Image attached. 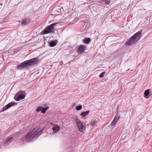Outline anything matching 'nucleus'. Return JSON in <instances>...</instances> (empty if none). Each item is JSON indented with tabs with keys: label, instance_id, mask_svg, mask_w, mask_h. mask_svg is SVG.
Returning a JSON list of instances; mask_svg holds the SVG:
<instances>
[{
	"label": "nucleus",
	"instance_id": "1",
	"mask_svg": "<svg viewBox=\"0 0 152 152\" xmlns=\"http://www.w3.org/2000/svg\"><path fill=\"white\" fill-rule=\"evenodd\" d=\"M39 61L38 58L36 57L24 61L17 66L18 69H21L26 67L37 64Z\"/></svg>",
	"mask_w": 152,
	"mask_h": 152
},
{
	"label": "nucleus",
	"instance_id": "2",
	"mask_svg": "<svg viewBox=\"0 0 152 152\" xmlns=\"http://www.w3.org/2000/svg\"><path fill=\"white\" fill-rule=\"evenodd\" d=\"M42 132V130L41 128H36L32 131H30L26 134V139L27 141H29L33 138H37L39 136Z\"/></svg>",
	"mask_w": 152,
	"mask_h": 152
},
{
	"label": "nucleus",
	"instance_id": "3",
	"mask_svg": "<svg viewBox=\"0 0 152 152\" xmlns=\"http://www.w3.org/2000/svg\"><path fill=\"white\" fill-rule=\"evenodd\" d=\"M141 36V32H137L129 38L126 42V44L128 45H130L136 43L139 40Z\"/></svg>",
	"mask_w": 152,
	"mask_h": 152
},
{
	"label": "nucleus",
	"instance_id": "4",
	"mask_svg": "<svg viewBox=\"0 0 152 152\" xmlns=\"http://www.w3.org/2000/svg\"><path fill=\"white\" fill-rule=\"evenodd\" d=\"M57 24H59V23H53L47 26L42 31L41 34L44 35L49 33H54L55 32L54 27Z\"/></svg>",
	"mask_w": 152,
	"mask_h": 152
},
{
	"label": "nucleus",
	"instance_id": "5",
	"mask_svg": "<svg viewBox=\"0 0 152 152\" xmlns=\"http://www.w3.org/2000/svg\"><path fill=\"white\" fill-rule=\"evenodd\" d=\"M75 120L76 123L79 131L81 132H83L85 129V127L82 122L77 118H75Z\"/></svg>",
	"mask_w": 152,
	"mask_h": 152
},
{
	"label": "nucleus",
	"instance_id": "6",
	"mask_svg": "<svg viewBox=\"0 0 152 152\" xmlns=\"http://www.w3.org/2000/svg\"><path fill=\"white\" fill-rule=\"evenodd\" d=\"M16 104V103L14 102L9 103L3 107L1 111H4L6 110Z\"/></svg>",
	"mask_w": 152,
	"mask_h": 152
},
{
	"label": "nucleus",
	"instance_id": "7",
	"mask_svg": "<svg viewBox=\"0 0 152 152\" xmlns=\"http://www.w3.org/2000/svg\"><path fill=\"white\" fill-rule=\"evenodd\" d=\"M120 115H115V116L113 120L111 123V125L113 126H114L118 122V119L120 118Z\"/></svg>",
	"mask_w": 152,
	"mask_h": 152
},
{
	"label": "nucleus",
	"instance_id": "8",
	"mask_svg": "<svg viewBox=\"0 0 152 152\" xmlns=\"http://www.w3.org/2000/svg\"><path fill=\"white\" fill-rule=\"evenodd\" d=\"M25 97V96L23 94H16L14 97V98L15 100L18 101L20 100L21 99H24Z\"/></svg>",
	"mask_w": 152,
	"mask_h": 152
},
{
	"label": "nucleus",
	"instance_id": "9",
	"mask_svg": "<svg viewBox=\"0 0 152 152\" xmlns=\"http://www.w3.org/2000/svg\"><path fill=\"white\" fill-rule=\"evenodd\" d=\"M85 50V46L81 45L79 46L78 52L80 54H82L84 52Z\"/></svg>",
	"mask_w": 152,
	"mask_h": 152
},
{
	"label": "nucleus",
	"instance_id": "10",
	"mask_svg": "<svg viewBox=\"0 0 152 152\" xmlns=\"http://www.w3.org/2000/svg\"><path fill=\"white\" fill-rule=\"evenodd\" d=\"M60 129V127L54 124L52 129L54 133H56L58 132Z\"/></svg>",
	"mask_w": 152,
	"mask_h": 152
},
{
	"label": "nucleus",
	"instance_id": "11",
	"mask_svg": "<svg viewBox=\"0 0 152 152\" xmlns=\"http://www.w3.org/2000/svg\"><path fill=\"white\" fill-rule=\"evenodd\" d=\"M58 42L57 40H55V41H50L49 43V45L51 47H53L55 46Z\"/></svg>",
	"mask_w": 152,
	"mask_h": 152
},
{
	"label": "nucleus",
	"instance_id": "12",
	"mask_svg": "<svg viewBox=\"0 0 152 152\" xmlns=\"http://www.w3.org/2000/svg\"><path fill=\"white\" fill-rule=\"evenodd\" d=\"M28 23V19L25 18L23 19L22 22L21 24L22 25H26Z\"/></svg>",
	"mask_w": 152,
	"mask_h": 152
},
{
	"label": "nucleus",
	"instance_id": "13",
	"mask_svg": "<svg viewBox=\"0 0 152 152\" xmlns=\"http://www.w3.org/2000/svg\"><path fill=\"white\" fill-rule=\"evenodd\" d=\"M110 0H101L100 3L103 4L109 5L110 4Z\"/></svg>",
	"mask_w": 152,
	"mask_h": 152
},
{
	"label": "nucleus",
	"instance_id": "14",
	"mask_svg": "<svg viewBox=\"0 0 152 152\" xmlns=\"http://www.w3.org/2000/svg\"><path fill=\"white\" fill-rule=\"evenodd\" d=\"M90 112V110H88L86 112L84 111L82 112L80 114V116H82L83 117H85L86 115H88Z\"/></svg>",
	"mask_w": 152,
	"mask_h": 152
},
{
	"label": "nucleus",
	"instance_id": "15",
	"mask_svg": "<svg viewBox=\"0 0 152 152\" xmlns=\"http://www.w3.org/2000/svg\"><path fill=\"white\" fill-rule=\"evenodd\" d=\"M91 41V39L89 38H86L83 40V42L85 44H87L89 43Z\"/></svg>",
	"mask_w": 152,
	"mask_h": 152
},
{
	"label": "nucleus",
	"instance_id": "16",
	"mask_svg": "<svg viewBox=\"0 0 152 152\" xmlns=\"http://www.w3.org/2000/svg\"><path fill=\"white\" fill-rule=\"evenodd\" d=\"M144 95L146 96H148L149 94V91L148 89L146 90L144 93Z\"/></svg>",
	"mask_w": 152,
	"mask_h": 152
},
{
	"label": "nucleus",
	"instance_id": "17",
	"mask_svg": "<svg viewBox=\"0 0 152 152\" xmlns=\"http://www.w3.org/2000/svg\"><path fill=\"white\" fill-rule=\"evenodd\" d=\"M82 105H80L79 106H77L76 107V109L77 110H80L82 109Z\"/></svg>",
	"mask_w": 152,
	"mask_h": 152
},
{
	"label": "nucleus",
	"instance_id": "18",
	"mask_svg": "<svg viewBox=\"0 0 152 152\" xmlns=\"http://www.w3.org/2000/svg\"><path fill=\"white\" fill-rule=\"evenodd\" d=\"M13 139V137H10L8 139L6 140L5 141V143L6 144L8 143L9 142H10V141L12 140Z\"/></svg>",
	"mask_w": 152,
	"mask_h": 152
},
{
	"label": "nucleus",
	"instance_id": "19",
	"mask_svg": "<svg viewBox=\"0 0 152 152\" xmlns=\"http://www.w3.org/2000/svg\"><path fill=\"white\" fill-rule=\"evenodd\" d=\"M97 123L96 121H91L90 123V124L91 125L93 126L95 125V124Z\"/></svg>",
	"mask_w": 152,
	"mask_h": 152
},
{
	"label": "nucleus",
	"instance_id": "20",
	"mask_svg": "<svg viewBox=\"0 0 152 152\" xmlns=\"http://www.w3.org/2000/svg\"><path fill=\"white\" fill-rule=\"evenodd\" d=\"M105 73V72H103L101 73L99 76V77L100 78L103 77L104 76Z\"/></svg>",
	"mask_w": 152,
	"mask_h": 152
},
{
	"label": "nucleus",
	"instance_id": "21",
	"mask_svg": "<svg viewBox=\"0 0 152 152\" xmlns=\"http://www.w3.org/2000/svg\"><path fill=\"white\" fill-rule=\"evenodd\" d=\"M25 91H18V93H17L16 94H25Z\"/></svg>",
	"mask_w": 152,
	"mask_h": 152
},
{
	"label": "nucleus",
	"instance_id": "22",
	"mask_svg": "<svg viewBox=\"0 0 152 152\" xmlns=\"http://www.w3.org/2000/svg\"><path fill=\"white\" fill-rule=\"evenodd\" d=\"M43 108V107H38L37 111V112H39L42 110V109Z\"/></svg>",
	"mask_w": 152,
	"mask_h": 152
},
{
	"label": "nucleus",
	"instance_id": "23",
	"mask_svg": "<svg viewBox=\"0 0 152 152\" xmlns=\"http://www.w3.org/2000/svg\"><path fill=\"white\" fill-rule=\"evenodd\" d=\"M46 111L45 110L44 108L43 107V108L41 110V113H42L44 114L46 113Z\"/></svg>",
	"mask_w": 152,
	"mask_h": 152
},
{
	"label": "nucleus",
	"instance_id": "24",
	"mask_svg": "<svg viewBox=\"0 0 152 152\" xmlns=\"http://www.w3.org/2000/svg\"><path fill=\"white\" fill-rule=\"evenodd\" d=\"M44 108L45 109V110L46 111L49 108V107H47L45 108Z\"/></svg>",
	"mask_w": 152,
	"mask_h": 152
},
{
	"label": "nucleus",
	"instance_id": "25",
	"mask_svg": "<svg viewBox=\"0 0 152 152\" xmlns=\"http://www.w3.org/2000/svg\"><path fill=\"white\" fill-rule=\"evenodd\" d=\"M50 124L51 125H53V123L52 122H51V123H50Z\"/></svg>",
	"mask_w": 152,
	"mask_h": 152
}]
</instances>
